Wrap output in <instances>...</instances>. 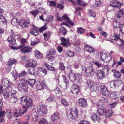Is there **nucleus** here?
Wrapping results in <instances>:
<instances>
[{"label":"nucleus","instance_id":"f257e3e1","mask_svg":"<svg viewBox=\"0 0 124 124\" xmlns=\"http://www.w3.org/2000/svg\"><path fill=\"white\" fill-rule=\"evenodd\" d=\"M36 112L40 116H43L47 113V109L46 107L42 104H39L36 108Z\"/></svg>","mask_w":124,"mask_h":124},{"label":"nucleus","instance_id":"f03ea898","mask_svg":"<svg viewBox=\"0 0 124 124\" xmlns=\"http://www.w3.org/2000/svg\"><path fill=\"white\" fill-rule=\"evenodd\" d=\"M11 48L14 50L21 48L20 51L22 53H25L30 52L31 50V47L28 46L23 47V46L21 45L17 46H12Z\"/></svg>","mask_w":124,"mask_h":124},{"label":"nucleus","instance_id":"7ed1b4c3","mask_svg":"<svg viewBox=\"0 0 124 124\" xmlns=\"http://www.w3.org/2000/svg\"><path fill=\"white\" fill-rule=\"evenodd\" d=\"M109 40L112 43H114V42L116 41L117 44L121 46L124 45V41L120 38L119 36L116 35H115L112 36V38L109 39Z\"/></svg>","mask_w":124,"mask_h":124},{"label":"nucleus","instance_id":"20e7f679","mask_svg":"<svg viewBox=\"0 0 124 124\" xmlns=\"http://www.w3.org/2000/svg\"><path fill=\"white\" fill-rule=\"evenodd\" d=\"M82 70L84 72L86 75L90 77L93 75L94 70L92 66H89L83 67Z\"/></svg>","mask_w":124,"mask_h":124},{"label":"nucleus","instance_id":"39448f33","mask_svg":"<svg viewBox=\"0 0 124 124\" xmlns=\"http://www.w3.org/2000/svg\"><path fill=\"white\" fill-rule=\"evenodd\" d=\"M100 58L102 61L105 62H109L112 59L111 55L110 54H107L104 51H103L101 53Z\"/></svg>","mask_w":124,"mask_h":124},{"label":"nucleus","instance_id":"423d86ee","mask_svg":"<svg viewBox=\"0 0 124 124\" xmlns=\"http://www.w3.org/2000/svg\"><path fill=\"white\" fill-rule=\"evenodd\" d=\"M78 114V111L76 108H73L70 109V112L67 116L69 118L74 119L77 117Z\"/></svg>","mask_w":124,"mask_h":124},{"label":"nucleus","instance_id":"0eeeda50","mask_svg":"<svg viewBox=\"0 0 124 124\" xmlns=\"http://www.w3.org/2000/svg\"><path fill=\"white\" fill-rule=\"evenodd\" d=\"M28 108L25 106H23L21 109L17 110H17L16 109L15 110L16 111V112H15L13 115L16 117L21 116L22 114H24L28 110Z\"/></svg>","mask_w":124,"mask_h":124},{"label":"nucleus","instance_id":"6e6552de","mask_svg":"<svg viewBox=\"0 0 124 124\" xmlns=\"http://www.w3.org/2000/svg\"><path fill=\"white\" fill-rule=\"evenodd\" d=\"M69 77L71 81H73L76 79L79 81L81 80L82 76L79 74H74L72 73L70 75Z\"/></svg>","mask_w":124,"mask_h":124},{"label":"nucleus","instance_id":"1a4fd4ad","mask_svg":"<svg viewBox=\"0 0 124 124\" xmlns=\"http://www.w3.org/2000/svg\"><path fill=\"white\" fill-rule=\"evenodd\" d=\"M59 118V115L58 112L54 113L51 117L52 121L55 124L57 122Z\"/></svg>","mask_w":124,"mask_h":124},{"label":"nucleus","instance_id":"9d476101","mask_svg":"<svg viewBox=\"0 0 124 124\" xmlns=\"http://www.w3.org/2000/svg\"><path fill=\"white\" fill-rule=\"evenodd\" d=\"M18 88L20 91H21L27 92L28 91V86L25 84H19L18 85Z\"/></svg>","mask_w":124,"mask_h":124},{"label":"nucleus","instance_id":"9b49d317","mask_svg":"<svg viewBox=\"0 0 124 124\" xmlns=\"http://www.w3.org/2000/svg\"><path fill=\"white\" fill-rule=\"evenodd\" d=\"M47 87L44 80H43L37 84L36 86V88L38 90H41L43 89L44 87Z\"/></svg>","mask_w":124,"mask_h":124},{"label":"nucleus","instance_id":"f8f14e48","mask_svg":"<svg viewBox=\"0 0 124 124\" xmlns=\"http://www.w3.org/2000/svg\"><path fill=\"white\" fill-rule=\"evenodd\" d=\"M120 81L119 80H113L112 81L110 84L111 87L113 88H116L118 87L121 85Z\"/></svg>","mask_w":124,"mask_h":124},{"label":"nucleus","instance_id":"ddd939ff","mask_svg":"<svg viewBox=\"0 0 124 124\" xmlns=\"http://www.w3.org/2000/svg\"><path fill=\"white\" fill-rule=\"evenodd\" d=\"M79 92V86L77 84H74L71 87V92L74 94H76Z\"/></svg>","mask_w":124,"mask_h":124},{"label":"nucleus","instance_id":"4468645a","mask_svg":"<svg viewBox=\"0 0 124 124\" xmlns=\"http://www.w3.org/2000/svg\"><path fill=\"white\" fill-rule=\"evenodd\" d=\"M2 83L3 85L7 87H10L12 85L11 82L6 78L2 79Z\"/></svg>","mask_w":124,"mask_h":124},{"label":"nucleus","instance_id":"2eb2a0df","mask_svg":"<svg viewBox=\"0 0 124 124\" xmlns=\"http://www.w3.org/2000/svg\"><path fill=\"white\" fill-rule=\"evenodd\" d=\"M95 72L96 75L99 79H102L105 77L104 72L101 70H97Z\"/></svg>","mask_w":124,"mask_h":124},{"label":"nucleus","instance_id":"dca6fc26","mask_svg":"<svg viewBox=\"0 0 124 124\" xmlns=\"http://www.w3.org/2000/svg\"><path fill=\"white\" fill-rule=\"evenodd\" d=\"M22 28H25L28 27L30 25L29 22L22 19L20 21V24Z\"/></svg>","mask_w":124,"mask_h":124},{"label":"nucleus","instance_id":"f3484780","mask_svg":"<svg viewBox=\"0 0 124 124\" xmlns=\"http://www.w3.org/2000/svg\"><path fill=\"white\" fill-rule=\"evenodd\" d=\"M78 102L79 105L82 107L85 108L87 106L86 101L83 98H81L79 99Z\"/></svg>","mask_w":124,"mask_h":124},{"label":"nucleus","instance_id":"a211bd4d","mask_svg":"<svg viewBox=\"0 0 124 124\" xmlns=\"http://www.w3.org/2000/svg\"><path fill=\"white\" fill-rule=\"evenodd\" d=\"M24 101L26 105V106L28 108L31 107L33 105L32 100L30 98H26L24 100Z\"/></svg>","mask_w":124,"mask_h":124},{"label":"nucleus","instance_id":"6ab92c4d","mask_svg":"<svg viewBox=\"0 0 124 124\" xmlns=\"http://www.w3.org/2000/svg\"><path fill=\"white\" fill-rule=\"evenodd\" d=\"M37 64V61L33 60H31L30 62L27 63L25 66L27 67L36 66Z\"/></svg>","mask_w":124,"mask_h":124},{"label":"nucleus","instance_id":"aec40b11","mask_svg":"<svg viewBox=\"0 0 124 124\" xmlns=\"http://www.w3.org/2000/svg\"><path fill=\"white\" fill-rule=\"evenodd\" d=\"M18 98L17 96L15 95H11L8 99V100L10 102L12 103H15L17 101Z\"/></svg>","mask_w":124,"mask_h":124},{"label":"nucleus","instance_id":"412c9836","mask_svg":"<svg viewBox=\"0 0 124 124\" xmlns=\"http://www.w3.org/2000/svg\"><path fill=\"white\" fill-rule=\"evenodd\" d=\"M85 49L86 51L90 53H93L94 52V48L90 46L86 45L85 46Z\"/></svg>","mask_w":124,"mask_h":124},{"label":"nucleus","instance_id":"4be33fe9","mask_svg":"<svg viewBox=\"0 0 124 124\" xmlns=\"http://www.w3.org/2000/svg\"><path fill=\"white\" fill-rule=\"evenodd\" d=\"M60 40L62 42L61 43V45L66 47L68 46L69 45V40H66L64 37H62Z\"/></svg>","mask_w":124,"mask_h":124},{"label":"nucleus","instance_id":"5701e85b","mask_svg":"<svg viewBox=\"0 0 124 124\" xmlns=\"http://www.w3.org/2000/svg\"><path fill=\"white\" fill-rule=\"evenodd\" d=\"M62 76L63 79L64 81L65 82V87H64L63 89L64 90H66L67 88L69 86V81L68 80V79H67L66 78V77L65 75H62Z\"/></svg>","mask_w":124,"mask_h":124},{"label":"nucleus","instance_id":"b1692460","mask_svg":"<svg viewBox=\"0 0 124 124\" xmlns=\"http://www.w3.org/2000/svg\"><path fill=\"white\" fill-rule=\"evenodd\" d=\"M55 53V51L54 48H51L48 50L46 52V55L47 56H48L50 55H54Z\"/></svg>","mask_w":124,"mask_h":124},{"label":"nucleus","instance_id":"393cba45","mask_svg":"<svg viewBox=\"0 0 124 124\" xmlns=\"http://www.w3.org/2000/svg\"><path fill=\"white\" fill-rule=\"evenodd\" d=\"M8 40L9 43L12 45H15L16 44V42L15 39L13 37L11 36L9 37L8 39Z\"/></svg>","mask_w":124,"mask_h":124},{"label":"nucleus","instance_id":"a878e982","mask_svg":"<svg viewBox=\"0 0 124 124\" xmlns=\"http://www.w3.org/2000/svg\"><path fill=\"white\" fill-rule=\"evenodd\" d=\"M11 36L13 37L15 39H17L19 41L21 39V36L20 35H16L14 33L12 30H11Z\"/></svg>","mask_w":124,"mask_h":124},{"label":"nucleus","instance_id":"bb28decb","mask_svg":"<svg viewBox=\"0 0 124 124\" xmlns=\"http://www.w3.org/2000/svg\"><path fill=\"white\" fill-rule=\"evenodd\" d=\"M2 92L4 98L8 100L10 96L9 95V92L8 90L6 89L3 90Z\"/></svg>","mask_w":124,"mask_h":124},{"label":"nucleus","instance_id":"cd10ccee","mask_svg":"<svg viewBox=\"0 0 124 124\" xmlns=\"http://www.w3.org/2000/svg\"><path fill=\"white\" fill-rule=\"evenodd\" d=\"M34 55L38 59H40L43 57V55L41 53L37 50L35 51Z\"/></svg>","mask_w":124,"mask_h":124},{"label":"nucleus","instance_id":"c85d7f7f","mask_svg":"<svg viewBox=\"0 0 124 124\" xmlns=\"http://www.w3.org/2000/svg\"><path fill=\"white\" fill-rule=\"evenodd\" d=\"M91 118L94 121H99L100 120L99 116L97 115L95 113H93L92 114Z\"/></svg>","mask_w":124,"mask_h":124},{"label":"nucleus","instance_id":"c756f323","mask_svg":"<svg viewBox=\"0 0 124 124\" xmlns=\"http://www.w3.org/2000/svg\"><path fill=\"white\" fill-rule=\"evenodd\" d=\"M37 70L39 72H41L44 75H46L47 74V70L45 68L38 67Z\"/></svg>","mask_w":124,"mask_h":124},{"label":"nucleus","instance_id":"7c9ffc66","mask_svg":"<svg viewBox=\"0 0 124 124\" xmlns=\"http://www.w3.org/2000/svg\"><path fill=\"white\" fill-rule=\"evenodd\" d=\"M35 82V80L33 79H29L26 81V83L31 87L33 86Z\"/></svg>","mask_w":124,"mask_h":124},{"label":"nucleus","instance_id":"2f4dec72","mask_svg":"<svg viewBox=\"0 0 124 124\" xmlns=\"http://www.w3.org/2000/svg\"><path fill=\"white\" fill-rule=\"evenodd\" d=\"M20 21L18 19L13 18L12 20L11 23L12 25L14 26H16L20 24Z\"/></svg>","mask_w":124,"mask_h":124},{"label":"nucleus","instance_id":"473e14b6","mask_svg":"<svg viewBox=\"0 0 124 124\" xmlns=\"http://www.w3.org/2000/svg\"><path fill=\"white\" fill-rule=\"evenodd\" d=\"M97 112L99 115L101 116L105 115V110L101 108H98L97 110Z\"/></svg>","mask_w":124,"mask_h":124},{"label":"nucleus","instance_id":"72a5a7b5","mask_svg":"<svg viewBox=\"0 0 124 124\" xmlns=\"http://www.w3.org/2000/svg\"><path fill=\"white\" fill-rule=\"evenodd\" d=\"M44 65L49 70L54 71L55 72H56V70L55 69L54 67L53 66L49 65L48 64L46 63Z\"/></svg>","mask_w":124,"mask_h":124},{"label":"nucleus","instance_id":"f704fd0d","mask_svg":"<svg viewBox=\"0 0 124 124\" xmlns=\"http://www.w3.org/2000/svg\"><path fill=\"white\" fill-rule=\"evenodd\" d=\"M62 19H63L66 20L67 22L69 23L70 25L72 26L74 25V24L71 22V20L69 19L67 16L66 15H64L62 16Z\"/></svg>","mask_w":124,"mask_h":124},{"label":"nucleus","instance_id":"c9c22d12","mask_svg":"<svg viewBox=\"0 0 124 124\" xmlns=\"http://www.w3.org/2000/svg\"><path fill=\"white\" fill-rule=\"evenodd\" d=\"M110 97L111 98L114 99H116V98L118 97L117 94V92H114L111 93Z\"/></svg>","mask_w":124,"mask_h":124},{"label":"nucleus","instance_id":"e433bc0d","mask_svg":"<svg viewBox=\"0 0 124 124\" xmlns=\"http://www.w3.org/2000/svg\"><path fill=\"white\" fill-rule=\"evenodd\" d=\"M28 73L31 75H35L37 74V72L33 68H30L28 70Z\"/></svg>","mask_w":124,"mask_h":124},{"label":"nucleus","instance_id":"4c0bfd02","mask_svg":"<svg viewBox=\"0 0 124 124\" xmlns=\"http://www.w3.org/2000/svg\"><path fill=\"white\" fill-rule=\"evenodd\" d=\"M39 32V31L38 30L34 28L31 29L30 31V33L32 34L35 36L37 35Z\"/></svg>","mask_w":124,"mask_h":124},{"label":"nucleus","instance_id":"58836bf2","mask_svg":"<svg viewBox=\"0 0 124 124\" xmlns=\"http://www.w3.org/2000/svg\"><path fill=\"white\" fill-rule=\"evenodd\" d=\"M124 15L123 10L122 9H121L118 11L116 14V16L118 18H120L122 17Z\"/></svg>","mask_w":124,"mask_h":124},{"label":"nucleus","instance_id":"ea45409f","mask_svg":"<svg viewBox=\"0 0 124 124\" xmlns=\"http://www.w3.org/2000/svg\"><path fill=\"white\" fill-rule=\"evenodd\" d=\"M17 62V61L14 59H11L8 61L7 63L8 66H11Z\"/></svg>","mask_w":124,"mask_h":124},{"label":"nucleus","instance_id":"a19ab883","mask_svg":"<svg viewBox=\"0 0 124 124\" xmlns=\"http://www.w3.org/2000/svg\"><path fill=\"white\" fill-rule=\"evenodd\" d=\"M39 124H47L48 121L46 118L41 119L39 122Z\"/></svg>","mask_w":124,"mask_h":124},{"label":"nucleus","instance_id":"79ce46f5","mask_svg":"<svg viewBox=\"0 0 124 124\" xmlns=\"http://www.w3.org/2000/svg\"><path fill=\"white\" fill-rule=\"evenodd\" d=\"M113 112L111 109H109L105 111L106 116V117H108L112 115Z\"/></svg>","mask_w":124,"mask_h":124},{"label":"nucleus","instance_id":"37998d69","mask_svg":"<svg viewBox=\"0 0 124 124\" xmlns=\"http://www.w3.org/2000/svg\"><path fill=\"white\" fill-rule=\"evenodd\" d=\"M120 24L119 22L117 20L114 22L112 24L113 27L116 29L118 28Z\"/></svg>","mask_w":124,"mask_h":124},{"label":"nucleus","instance_id":"c03bdc74","mask_svg":"<svg viewBox=\"0 0 124 124\" xmlns=\"http://www.w3.org/2000/svg\"><path fill=\"white\" fill-rule=\"evenodd\" d=\"M61 103L65 106H68L69 105V104L68 101L64 98H61Z\"/></svg>","mask_w":124,"mask_h":124},{"label":"nucleus","instance_id":"a18cd8bd","mask_svg":"<svg viewBox=\"0 0 124 124\" xmlns=\"http://www.w3.org/2000/svg\"><path fill=\"white\" fill-rule=\"evenodd\" d=\"M47 3L48 5L51 7H56L57 5L56 2L54 1H48Z\"/></svg>","mask_w":124,"mask_h":124},{"label":"nucleus","instance_id":"49530a36","mask_svg":"<svg viewBox=\"0 0 124 124\" xmlns=\"http://www.w3.org/2000/svg\"><path fill=\"white\" fill-rule=\"evenodd\" d=\"M54 92L57 96H61L62 95V92L58 88H56L54 90Z\"/></svg>","mask_w":124,"mask_h":124},{"label":"nucleus","instance_id":"de8ad7c7","mask_svg":"<svg viewBox=\"0 0 124 124\" xmlns=\"http://www.w3.org/2000/svg\"><path fill=\"white\" fill-rule=\"evenodd\" d=\"M51 32L47 31L44 33V36L46 40H47L48 38L51 35Z\"/></svg>","mask_w":124,"mask_h":124},{"label":"nucleus","instance_id":"09e8293b","mask_svg":"<svg viewBox=\"0 0 124 124\" xmlns=\"http://www.w3.org/2000/svg\"><path fill=\"white\" fill-rule=\"evenodd\" d=\"M101 93L103 95L107 97L110 94V92L108 91V90L107 89V90L101 91Z\"/></svg>","mask_w":124,"mask_h":124},{"label":"nucleus","instance_id":"8fccbe9b","mask_svg":"<svg viewBox=\"0 0 124 124\" xmlns=\"http://www.w3.org/2000/svg\"><path fill=\"white\" fill-rule=\"evenodd\" d=\"M65 74L68 76H69L72 73V69L70 67H68L66 70Z\"/></svg>","mask_w":124,"mask_h":124},{"label":"nucleus","instance_id":"3c124183","mask_svg":"<svg viewBox=\"0 0 124 124\" xmlns=\"http://www.w3.org/2000/svg\"><path fill=\"white\" fill-rule=\"evenodd\" d=\"M6 20L4 17L2 15L0 16V24L6 23Z\"/></svg>","mask_w":124,"mask_h":124},{"label":"nucleus","instance_id":"603ef678","mask_svg":"<svg viewBox=\"0 0 124 124\" xmlns=\"http://www.w3.org/2000/svg\"><path fill=\"white\" fill-rule=\"evenodd\" d=\"M95 83H94L93 81L89 80H88L87 82V84L88 86L91 88L94 85Z\"/></svg>","mask_w":124,"mask_h":124},{"label":"nucleus","instance_id":"864d4df0","mask_svg":"<svg viewBox=\"0 0 124 124\" xmlns=\"http://www.w3.org/2000/svg\"><path fill=\"white\" fill-rule=\"evenodd\" d=\"M99 87L98 85L95 83L94 85L91 88V90L95 92L98 90Z\"/></svg>","mask_w":124,"mask_h":124},{"label":"nucleus","instance_id":"5fc2aeb1","mask_svg":"<svg viewBox=\"0 0 124 124\" xmlns=\"http://www.w3.org/2000/svg\"><path fill=\"white\" fill-rule=\"evenodd\" d=\"M115 4L114 6H113V8H121V6L122 5L121 3H120L119 1H117V2Z\"/></svg>","mask_w":124,"mask_h":124},{"label":"nucleus","instance_id":"6e6d98bb","mask_svg":"<svg viewBox=\"0 0 124 124\" xmlns=\"http://www.w3.org/2000/svg\"><path fill=\"white\" fill-rule=\"evenodd\" d=\"M115 4L114 6H113V8H121V6L122 5L121 3H120L119 1H117V2Z\"/></svg>","mask_w":124,"mask_h":124},{"label":"nucleus","instance_id":"4d7b16f0","mask_svg":"<svg viewBox=\"0 0 124 124\" xmlns=\"http://www.w3.org/2000/svg\"><path fill=\"white\" fill-rule=\"evenodd\" d=\"M39 39L37 38L34 39L33 41H32L31 43V45L32 46H33L36 44L37 43L39 42Z\"/></svg>","mask_w":124,"mask_h":124},{"label":"nucleus","instance_id":"13d9d810","mask_svg":"<svg viewBox=\"0 0 124 124\" xmlns=\"http://www.w3.org/2000/svg\"><path fill=\"white\" fill-rule=\"evenodd\" d=\"M85 30L82 27H79L77 29V32L78 33L82 34L85 32Z\"/></svg>","mask_w":124,"mask_h":124},{"label":"nucleus","instance_id":"bf43d9fd","mask_svg":"<svg viewBox=\"0 0 124 124\" xmlns=\"http://www.w3.org/2000/svg\"><path fill=\"white\" fill-rule=\"evenodd\" d=\"M109 67L107 65H104L102 67V70L106 71L108 73H109Z\"/></svg>","mask_w":124,"mask_h":124},{"label":"nucleus","instance_id":"052dcab7","mask_svg":"<svg viewBox=\"0 0 124 124\" xmlns=\"http://www.w3.org/2000/svg\"><path fill=\"white\" fill-rule=\"evenodd\" d=\"M114 73V76L117 78H119L121 76V74L120 72L118 71L113 72Z\"/></svg>","mask_w":124,"mask_h":124},{"label":"nucleus","instance_id":"680f3d73","mask_svg":"<svg viewBox=\"0 0 124 124\" xmlns=\"http://www.w3.org/2000/svg\"><path fill=\"white\" fill-rule=\"evenodd\" d=\"M56 7L58 8L61 10H62L64 7V6L62 4L60 3H57L56 4Z\"/></svg>","mask_w":124,"mask_h":124},{"label":"nucleus","instance_id":"e2e57ef3","mask_svg":"<svg viewBox=\"0 0 124 124\" xmlns=\"http://www.w3.org/2000/svg\"><path fill=\"white\" fill-rule=\"evenodd\" d=\"M47 101L49 102H53L55 101V99L53 97H50L47 98Z\"/></svg>","mask_w":124,"mask_h":124},{"label":"nucleus","instance_id":"0e129e2a","mask_svg":"<svg viewBox=\"0 0 124 124\" xmlns=\"http://www.w3.org/2000/svg\"><path fill=\"white\" fill-rule=\"evenodd\" d=\"M30 12L33 16L35 17L39 14V11L38 10H36L31 11Z\"/></svg>","mask_w":124,"mask_h":124},{"label":"nucleus","instance_id":"69168bd1","mask_svg":"<svg viewBox=\"0 0 124 124\" xmlns=\"http://www.w3.org/2000/svg\"><path fill=\"white\" fill-rule=\"evenodd\" d=\"M59 69L62 70H64L65 69V67L64 64L60 62L59 63Z\"/></svg>","mask_w":124,"mask_h":124},{"label":"nucleus","instance_id":"338daca9","mask_svg":"<svg viewBox=\"0 0 124 124\" xmlns=\"http://www.w3.org/2000/svg\"><path fill=\"white\" fill-rule=\"evenodd\" d=\"M66 54L69 57H72L74 55V53L73 52L69 51H67Z\"/></svg>","mask_w":124,"mask_h":124},{"label":"nucleus","instance_id":"774afa93","mask_svg":"<svg viewBox=\"0 0 124 124\" xmlns=\"http://www.w3.org/2000/svg\"><path fill=\"white\" fill-rule=\"evenodd\" d=\"M78 4L82 6H85L86 4V3L81 1V0H78Z\"/></svg>","mask_w":124,"mask_h":124}]
</instances>
